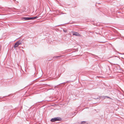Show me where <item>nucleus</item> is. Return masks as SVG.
<instances>
[{
    "label": "nucleus",
    "instance_id": "39448f33",
    "mask_svg": "<svg viewBox=\"0 0 124 124\" xmlns=\"http://www.w3.org/2000/svg\"><path fill=\"white\" fill-rule=\"evenodd\" d=\"M38 17L37 16H36L34 17H30V20H34V19L37 18Z\"/></svg>",
    "mask_w": 124,
    "mask_h": 124
},
{
    "label": "nucleus",
    "instance_id": "0eeeda50",
    "mask_svg": "<svg viewBox=\"0 0 124 124\" xmlns=\"http://www.w3.org/2000/svg\"><path fill=\"white\" fill-rule=\"evenodd\" d=\"M60 56H56V57H60Z\"/></svg>",
    "mask_w": 124,
    "mask_h": 124
},
{
    "label": "nucleus",
    "instance_id": "f257e3e1",
    "mask_svg": "<svg viewBox=\"0 0 124 124\" xmlns=\"http://www.w3.org/2000/svg\"><path fill=\"white\" fill-rule=\"evenodd\" d=\"M61 120V118L59 117H55L51 119V121L52 122H54L57 121H60Z\"/></svg>",
    "mask_w": 124,
    "mask_h": 124
},
{
    "label": "nucleus",
    "instance_id": "f03ea898",
    "mask_svg": "<svg viewBox=\"0 0 124 124\" xmlns=\"http://www.w3.org/2000/svg\"><path fill=\"white\" fill-rule=\"evenodd\" d=\"M21 44H22L21 43L20 41H18L15 43L14 47L15 48L17 47L19 45Z\"/></svg>",
    "mask_w": 124,
    "mask_h": 124
},
{
    "label": "nucleus",
    "instance_id": "7ed1b4c3",
    "mask_svg": "<svg viewBox=\"0 0 124 124\" xmlns=\"http://www.w3.org/2000/svg\"><path fill=\"white\" fill-rule=\"evenodd\" d=\"M74 33L73 34V35H75L76 36H80V35L78 32H74Z\"/></svg>",
    "mask_w": 124,
    "mask_h": 124
},
{
    "label": "nucleus",
    "instance_id": "6e6552de",
    "mask_svg": "<svg viewBox=\"0 0 124 124\" xmlns=\"http://www.w3.org/2000/svg\"><path fill=\"white\" fill-rule=\"evenodd\" d=\"M22 50L23 51V50Z\"/></svg>",
    "mask_w": 124,
    "mask_h": 124
},
{
    "label": "nucleus",
    "instance_id": "20e7f679",
    "mask_svg": "<svg viewBox=\"0 0 124 124\" xmlns=\"http://www.w3.org/2000/svg\"><path fill=\"white\" fill-rule=\"evenodd\" d=\"M22 19L24 20H30V17H24L22 18Z\"/></svg>",
    "mask_w": 124,
    "mask_h": 124
},
{
    "label": "nucleus",
    "instance_id": "423d86ee",
    "mask_svg": "<svg viewBox=\"0 0 124 124\" xmlns=\"http://www.w3.org/2000/svg\"><path fill=\"white\" fill-rule=\"evenodd\" d=\"M106 97H107V98H110L109 97H108V96H106Z\"/></svg>",
    "mask_w": 124,
    "mask_h": 124
}]
</instances>
